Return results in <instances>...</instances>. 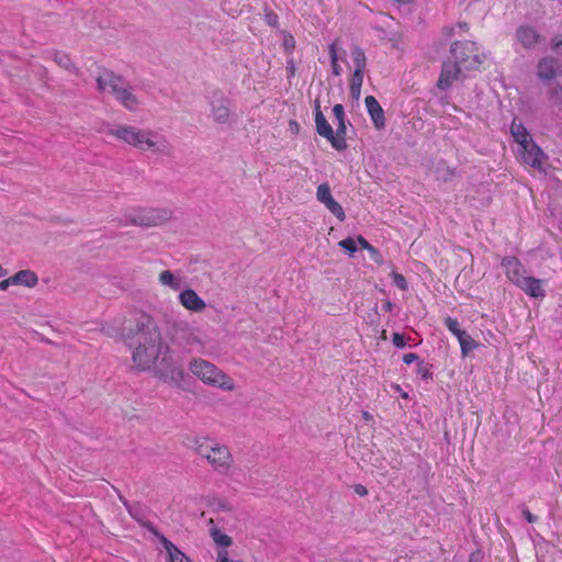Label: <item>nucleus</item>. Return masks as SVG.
Returning a JSON list of instances; mask_svg holds the SVG:
<instances>
[{
    "instance_id": "1",
    "label": "nucleus",
    "mask_w": 562,
    "mask_h": 562,
    "mask_svg": "<svg viewBox=\"0 0 562 562\" xmlns=\"http://www.w3.org/2000/svg\"><path fill=\"white\" fill-rule=\"evenodd\" d=\"M165 333L169 344L164 341L155 318L135 311L124 317L117 335L133 347L132 361L136 369L146 371L155 367L157 374L165 381L179 385L184 378L180 352H192L203 347L198 330L184 321L167 318Z\"/></svg>"
},
{
    "instance_id": "2",
    "label": "nucleus",
    "mask_w": 562,
    "mask_h": 562,
    "mask_svg": "<svg viewBox=\"0 0 562 562\" xmlns=\"http://www.w3.org/2000/svg\"><path fill=\"white\" fill-rule=\"evenodd\" d=\"M109 134L125 144L156 156L170 157L175 148L171 142L158 132L134 125H117Z\"/></svg>"
},
{
    "instance_id": "3",
    "label": "nucleus",
    "mask_w": 562,
    "mask_h": 562,
    "mask_svg": "<svg viewBox=\"0 0 562 562\" xmlns=\"http://www.w3.org/2000/svg\"><path fill=\"white\" fill-rule=\"evenodd\" d=\"M192 443L195 454L205 460L215 472L227 474L233 469L234 457L226 445L207 437L194 438Z\"/></svg>"
},
{
    "instance_id": "4",
    "label": "nucleus",
    "mask_w": 562,
    "mask_h": 562,
    "mask_svg": "<svg viewBox=\"0 0 562 562\" xmlns=\"http://www.w3.org/2000/svg\"><path fill=\"white\" fill-rule=\"evenodd\" d=\"M95 80L100 92L111 93L128 111L137 109L139 101L133 93L131 85L122 76L104 70Z\"/></svg>"
},
{
    "instance_id": "5",
    "label": "nucleus",
    "mask_w": 562,
    "mask_h": 562,
    "mask_svg": "<svg viewBox=\"0 0 562 562\" xmlns=\"http://www.w3.org/2000/svg\"><path fill=\"white\" fill-rule=\"evenodd\" d=\"M189 369L194 376L207 385L229 392L235 390L233 379L215 364L204 359L195 358L191 360Z\"/></svg>"
},
{
    "instance_id": "6",
    "label": "nucleus",
    "mask_w": 562,
    "mask_h": 562,
    "mask_svg": "<svg viewBox=\"0 0 562 562\" xmlns=\"http://www.w3.org/2000/svg\"><path fill=\"white\" fill-rule=\"evenodd\" d=\"M173 217L172 210L168 207H143L125 216V223L144 228L157 227L167 224Z\"/></svg>"
},
{
    "instance_id": "7",
    "label": "nucleus",
    "mask_w": 562,
    "mask_h": 562,
    "mask_svg": "<svg viewBox=\"0 0 562 562\" xmlns=\"http://www.w3.org/2000/svg\"><path fill=\"white\" fill-rule=\"evenodd\" d=\"M477 45L475 42H454L451 45L450 53L453 61L460 65L465 71L476 69L485 58L484 55L477 54Z\"/></svg>"
},
{
    "instance_id": "8",
    "label": "nucleus",
    "mask_w": 562,
    "mask_h": 562,
    "mask_svg": "<svg viewBox=\"0 0 562 562\" xmlns=\"http://www.w3.org/2000/svg\"><path fill=\"white\" fill-rule=\"evenodd\" d=\"M207 506L212 514V517L209 519L210 526L221 525L223 528H227L235 524V512L227 499L214 497L207 502Z\"/></svg>"
},
{
    "instance_id": "9",
    "label": "nucleus",
    "mask_w": 562,
    "mask_h": 562,
    "mask_svg": "<svg viewBox=\"0 0 562 562\" xmlns=\"http://www.w3.org/2000/svg\"><path fill=\"white\" fill-rule=\"evenodd\" d=\"M211 116L217 124L224 125L231 122V100L221 90H214L210 100Z\"/></svg>"
},
{
    "instance_id": "10",
    "label": "nucleus",
    "mask_w": 562,
    "mask_h": 562,
    "mask_svg": "<svg viewBox=\"0 0 562 562\" xmlns=\"http://www.w3.org/2000/svg\"><path fill=\"white\" fill-rule=\"evenodd\" d=\"M517 153L525 164L539 171H544L542 167V158L544 157V154L533 140L527 145L518 147Z\"/></svg>"
},
{
    "instance_id": "11",
    "label": "nucleus",
    "mask_w": 562,
    "mask_h": 562,
    "mask_svg": "<svg viewBox=\"0 0 562 562\" xmlns=\"http://www.w3.org/2000/svg\"><path fill=\"white\" fill-rule=\"evenodd\" d=\"M316 199L323 203L339 221H344L346 215L341 205L333 198L328 183H322L317 187Z\"/></svg>"
},
{
    "instance_id": "12",
    "label": "nucleus",
    "mask_w": 562,
    "mask_h": 562,
    "mask_svg": "<svg viewBox=\"0 0 562 562\" xmlns=\"http://www.w3.org/2000/svg\"><path fill=\"white\" fill-rule=\"evenodd\" d=\"M516 38L526 49L536 47V45L542 41V36L539 32L530 25H520L516 30Z\"/></svg>"
},
{
    "instance_id": "13",
    "label": "nucleus",
    "mask_w": 562,
    "mask_h": 562,
    "mask_svg": "<svg viewBox=\"0 0 562 562\" xmlns=\"http://www.w3.org/2000/svg\"><path fill=\"white\" fill-rule=\"evenodd\" d=\"M463 70L464 69L454 61L443 63L437 87L441 90L448 89Z\"/></svg>"
},
{
    "instance_id": "14",
    "label": "nucleus",
    "mask_w": 562,
    "mask_h": 562,
    "mask_svg": "<svg viewBox=\"0 0 562 562\" xmlns=\"http://www.w3.org/2000/svg\"><path fill=\"white\" fill-rule=\"evenodd\" d=\"M502 266L505 268L508 279L518 285L524 282L526 276H524V267L515 257H506L502 261Z\"/></svg>"
},
{
    "instance_id": "15",
    "label": "nucleus",
    "mask_w": 562,
    "mask_h": 562,
    "mask_svg": "<svg viewBox=\"0 0 562 562\" xmlns=\"http://www.w3.org/2000/svg\"><path fill=\"white\" fill-rule=\"evenodd\" d=\"M364 103L369 115L375 126L376 130H382L385 126V116L384 111L380 103L373 95H367L364 99Z\"/></svg>"
},
{
    "instance_id": "16",
    "label": "nucleus",
    "mask_w": 562,
    "mask_h": 562,
    "mask_svg": "<svg viewBox=\"0 0 562 562\" xmlns=\"http://www.w3.org/2000/svg\"><path fill=\"white\" fill-rule=\"evenodd\" d=\"M179 301L183 307L192 312H202L206 306L205 302L191 289L181 291Z\"/></svg>"
},
{
    "instance_id": "17",
    "label": "nucleus",
    "mask_w": 562,
    "mask_h": 562,
    "mask_svg": "<svg viewBox=\"0 0 562 562\" xmlns=\"http://www.w3.org/2000/svg\"><path fill=\"white\" fill-rule=\"evenodd\" d=\"M561 72V65L554 58L544 57L538 64V76L543 80H551Z\"/></svg>"
},
{
    "instance_id": "18",
    "label": "nucleus",
    "mask_w": 562,
    "mask_h": 562,
    "mask_svg": "<svg viewBox=\"0 0 562 562\" xmlns=\"http://www.w3.org/2000/svg\"><path fill=\"white\" fill-rule=\"evenodd\" d=\"M11 282H13V285H23L32 289L37 285L38 277L36 272L30 269L19 270L11 276Z\"/></svg>"
},
{
    "instance_id": "19",
    "label": "nucleus",
    "mask_w": 562,
    "mask_h": 562,
    "mask_svg": "<svg viewBox=\"0 0 562 562\" xmlns=\"http://www.w3.org/2000/svg\"><path fill=\"white\" fill-rule=\"evenodd\" d=\"M315 124H316L317 133L321 136L325 137L328 142H330V138H333V128H331L330 124L327 122L323 112L321 111V105H319L318 100H316V102H315Z\"/></svg>"
},
{
    "instance_id": "20",
    "label": "nucleus",
    "mask_w": 562,
    "mask_h": 562,
    "mask_svg": "<svg viewBox=\"0 0 562 562\" xmlns=\"http://www.w3.org/2000/svg\"><path fill=\"white\" fill-rule=\"evenodd\" d=\"M517 286L524 290L528 295L532 297H543L544 291L541 285V280L533 277H526L524 282H520Z\"/></svg>"
},
{
    "instance_id": "21",
    "label": "nucleus",
    "mask_w": 562,
    "mask_h": 562,
    "mask_svg": "<svg viewBox=\"0 0 562 562\" xmlns=\"http://www.w3.org/2000/svg\"><path fill=\"white\" fill-rule=\"evenodd\" d=\"M510 133L515 142L518 144V147L532 142V138L530 137L527 128L522 125V123H517L515 120L510 125Z\"/></svg>"
},
{
    "instance_id": "22",
    "label": "nucleus",
    "mask_w": 562,
    "mask_h": 562,
    "mask_svg": "<svg viewBox=\"0 0 562 562\" xmlns=\"http://www.w3.org/2000/svg\"><path fill=\"white\" fill-rule=\"evenodd\" d=\"M50 57L60 68L78 74L76 64L67 53L55 49L50 53Z\"/></svg>"
},
{
    "instance_id": "23",
    "label": "nucleus",
    "mask_w": 562,
    "mask_h": 562,
    "mask_svg": "<svg viewBox=\"0 0 562 562\" xmlns=\"http://www.w3.org/2000/svg\"><path fill=\"white\" fill-rule=\"evenodd\" d=\"M346 130H347V127L345 125V121H340V122H338L336 132L335 133L333 132V138H330L329 143L337 150H344L347 148V143L345 139Z\"/></svg>"
},
{
    "instance_id": "24",
    "label": "nucleus",
    "mask_w": 562,
    "mask_h": 562,
    "mask_svg": "<svg viewBox=\"0 0 562 562\" xmlns=\"http://www.w3.org/2000/svg\"><path fill=\"white\" fill-rule=\"evenodd\" d=\"M159 282L165 285L169 286L170 289L178 291L181 289L182 282L181 279L176 277L172 271L170 270H164L159 273Z\"/></svg>"
},
{
    "instance_id": "25",
    "label": "nucleus",
    "mask_w": 562,
    "mask_h": 562,
    "mask_svg": "<svg viewBox=\"0 0 562 562\" xmlns=\"http://www.w3.org/2000/svg\"><path fill=\"white\" fill-rule=\"evenodd\" d=\"M148 529L154 533V536L161 542L162 547L168 553V560L173 558V555H177L181 552L170 540H168L162 533H160L156 528L153 526L148 527Z\"/></svg>"
},
{
    "instance_id": "26",
    "label": "nucleus",
    "mask_w": 562,
    "mask_h": 562,
    "mask_svg": "<svg viewBox=\"0 0 562 562\" xmlns=\"http://www.w3.org/2000/svg\"><path fill=\"white\" fill-rule=\"evenodd\" d=\"M210 536L212 537L213 541L220 547L227 548L233 543L232 538L228 535L221 532L218 526H211Z\"/></svg>"
},
{
    "instance_id": "27",
    "label": "nucleus",
    "mask_w": 562,
    "mask_h": 562,
    "mask_svg": "<svg viewBox=\"0 0 562 562\" xmlns=\"http://www.w3.org/2000/svg\"><path fill=\"white\" fill-rule=\"evenodd\" d=\"M357 241L361 246V248L368 250L372 257V259L378 263L382 265L384 262L382 255L380 251L373 247L371 244H369L361 235L357 237Z\"/></svg>"
},
{
    "instance_id": "28",
    "label": "nucleus",
    "mask_w": 562,
    "mask_h": 562,
    "mask_svg": "<svg viewBox=\"0 0 562 562\" xmlns=\"http://www.w3.org/2000/svg\"><path fill=\"white\" fill-rule=\"evenodd\" d=\"M462 356H467L470 351L477 347L475 340L467 333L460 340Z\"/></svg>"
},
{
    "instance_id": "29",
    "label": "nucleus",
    "mask_w": 562,
    "mask_h": 562,
    "mask_svg": "<svg viewBox=\"0 0 562 562\" xmlns=\"http://www.w3.org/2000/svg\"><path fill=\"white\" fill-rule=\"evenodd\" d=\"M352 58L353 63L356 65V68L358 69H364L366 68V56L364 52L360 47H355L352 50Z\"/></svg>"
},
{
    "instance_id": "30",
    "label": "nucleus",
    "mask_w": 562,
    "mask_h": 562,
    "mask_svg": "<svg viewBox=\"0 0 562 562\" xmlns=\"http://www.w3.org/2000/svg\"><path fill=\"white\" fill-rule=\"evenodd\" d=\"M338 246L353 255L357 251L356 240L351 237L345 238L338 243Z\"/></svg>"
},
{
    "instance_id": "31",
    "label": "nucleus",
    "mask_w": 562,
    "mask_h": 562,
    "mask_svg": "<svg viewBox=\"0 0 562 562\" xmlns=\"http://www.w3.org/2000/svg\"><path fill=\"white\" fill-rule=\"evenodd\" d=\"M551 99L557 105H562V87H553L550 92Z\"/></svg>"
},
{
    "instance_id": "32",
    "label": "nucleus",
    "mask_w": 562,
    "mask_h": 562,
    "mask_svg": "<svg viewBox=\"0 0 562 562\" xmlns=\"http://www.w3.org/2000/svg\"><path fill=\"white\" fill-rule=\"evenodd\" d=\"M391 276L398 289H401V290L407 289V282L405 280L404 276H402L401 273H397L395 271H393Z\"/></svg>"
},
{
    "instance_id": "33",
    "label": "nucleus",
    "mask_w": 562,
    "mask_h": 562,
    "mask_svg": "<svg viewBox=\"0 0 562 562\" xmlns=\"http://www.w3.org/2000/svg\"><path fill=\"white\" fill-rule=\"evenodd\" d=\"M283 47L288 53H291L295 47V40L291 34H284Z\"/></svg>"
},
{
    "instance_id": "34",
    "label": "nucleus",
    "mask_w": 562,
    "mask_h": 562,
    "mask_svg": "<svg viewBox=\"0 0 562 562\" xmlns=\"http://www.w3.org/2000/svg\"><path fill=\"white\" fill-rule=\"evenodd\" d=\"M364 69L356 68L352 75L351 85L362 86Z\"/></svg>"
},
{
    "instance_id": "35",
    "label": "nucleus",
    "mask_w": 562,
    "mask_h": 562,
    "mask_svg": "<svg viewBox=\"0 0 562 562\" xmlns=\"http://www.w3.org/2000/svg\"><path fill=\"white\" fill-rule=\"evenodd\" d=\"M265 19L270 26L276 27L278 25V15L274 12L266 10Z\"/></svg>"
},
{
    "instance_id": "36",
    "label": "nucleus",
    "mask_w": 562,
    "mask_h": 562,
    "mask_svg": "<svg viewBox=\"0 0 562 562\" xmlns=\"http://www.w3.org/2000/svg\"><path fill=\"white\" fill-rule=\"evenodd\" d=\"M392 341L397 348H403L406 345L405 337L398 333L393 334Z\"/></svg>"
},
{
    "instance_id": "37",
    "label": "nucleus",
    "mask_w": 562,
    "mask_h": 562,
    "mask_svg": "<svg viewBox=\"0 0 562 562\" xmlns=\"http://www.w3.org/2000/svg\"><path fill=\"white\" fill-rule=\"evenodd\" d=\"M333 112L338 122L345 121V111L341 104H336L333 109Z\"/></svg>"
},
{
    "instance_id": "38",
    "label": "nucleus",
    "mask_w": 562,
    "mask_h": 562,
    "mask_svg": "<svg viewBox=\"0 0 562 562\" xmlns=\"http://www.w3.org/2000/svg\"><path fill=\"white\" fill-rule=\"evenodd\" d=\"M445 324L451 333H456V330L460 328L458 321L451 317H447Z\"/></svg>"
},
{
    "instance_id": "39",
    "label": "nucleus",
    "mask_w": 562,
    "mask_h": 562,
    "mask_svg": "<svg viewBox=\"0 0 562 562\" xmlns=\"http://www.w3.org/2000/svg\"><path fill=\"white\" fill-rule=\"evenodd\" d=\"M169 562H192L182 551L177 555H173Z\"/></svg>"
},
{
    "instance_id": "40",
    "label": "nucleus",
    "mask_w": 562,
    "mask_h": 562,
    "mask_svg": "<svg viewBox=\"0 0 562 562\" xmlns=\"http://www.w3.org/2000/svg\"><path fill=\"white\" fill-rule=\"evenodd\" d=\"M329 54H330L331 64L337 63L338 55H337V47H336L335 42L329 45Z\"/></svg>"
},
{
    "instance_id": "41",
    "label": "nucleus",
    "mask_w": 562,
    "mask_h": 562,
    "mask_svg": "<svg viewBox=\"0 0 562 562\" xmlns=\"http://www.w3.org/2000/svg\"><path fill=\"white\" fill-rule=\"evenodd\" d=\"M361 93V86L350 85V94L353 99L358 100Z\"/></svg>"
},
{
    "instance_id": "42",
    "label": "nucleus",
    "mask_w": 562,
    "mask_h": 562,
    "mask_svg": "<svg viewBox=\"0 0 562 562\" xmlns=\"http://www.w3.org/2000/svg\"><path fill=\"white\" fill-rule=\"evenodd\" d=\"M418 359V356L416 353H406L404 355L403 357V361L406 363V364H411L413 363L414 361H416Z\"/></svg>"
},
{
    "instance_id": "43",
    "label": "nucleus",
    "mask_w": 562,
    "mask_h": 562,
    "mask_svg": "<svg viewBox=\"0 0 562 562\" xmlns=\"http://www.w3.org/2000/svg\"><path fill=\"white\" fill-rule=\"evenodd\" d=\"M553 48L559 53L562 54V36L557 37L553 41Z\"/></svg>"
},
{
    "instance_id": "44",
    "label": "nucleus",
    "mask_w": 562,
    "mask_h": 562,
    "mask_svg": "<svg viewBox=\"0 0 562 562\" xmlns=\"http://www.w3.org/2000/svg\"><path fill=\"white\" fill-rule=\"evenodd\" d=\"M289 127H290V131L293 133V134H299L300 132V125L296 121L294 120H291L289 122Z\"/></svg>"
},
{
    "instance_id": "45",
    "label": "nucleus",
    "mask_w": 562,
    "mask_h": 562,
    "mask_svg": "<svg viewBox=\"0 0 562 562\" xmlns=\"http://www.w3.org/2000/svg\"><path fill=\"white\" fill-rule=\"evenodd\" d=\"M355 492L360 496H366L368 494L367 487L361 484H357L355 486Z\"/></svg>"
},
{
    "instance_id": "46",
    "label": "nucleus",
    "mask_w": 562,
    "mask_h": 562,
    "mask_svg": "<svg viewBox=\"0 0 562 562\" xmlns=\"http://www.w3.org/2000/svg\"><path fill=\"white\" fill-rule=\"evenodd\" d=\"M10 285H13V282H11V277L0 281L1 291H7Z\"/></svg>"
},
{
    "instance_id": "47",
    "label": "nucleus",
    "mask_w": 562,
    "mask_h": 562,
    "mask_svg": "<svg viewBox=\"0 0 562 562\" xmlns=\"http://www.w3.org/2000/svg\"><path fill=\"white\" fill-rule=\"evenodd\" d=\"M524 517L527 519L528 522L532 524L537 520V517L532 515L528 509H525L522 512Z\"/></svg>"
},
{
    "instance_id": "48",
    "label": "nucleus",
    "mask_w": 562,
    "mask_h": 562,
    "mask_svg": "<svg viewBox=\"0 0 562 562\" xmlns=\"http://www.w3.org/2000/svg\"><path fill=\"white\" fill-rule=\"evenodd\" d=\"M286 70L289 71V76L292 77L295 74V65L293 60L288 61Z\"/></svg>"
},
{
    "instance_id": "49",
    "label": "nucleus",
    "mask_w": 562,
    "mask_h": 562,
    "mask_svg": "<svg viewBox=\"0 0 562 562\" xmlns=\"http://www.w3.org/2000/svg\"><path fill=\"white\" fill-rule=\"evenodd\" d=\"M331 68H333V74L335 76H339L340 75L341 68H340V66L337 63L331 64Z\"/></svg>"
},
{
    "instance_id": "50",
    "label": "nucleus",
    "mask_w": 562,
    "mask_h": 562,
    "mask_svg": "<svg viewBox=\"0 0 562 562\" xmlns=\"http://www.w3.org/2000/svg\"><path fill=\"white\" fill-rule=\"evenodd\" d=\"M452 334L458 338V340H460L464 335H467V331H464V330H462V329L458 328V329L456 330V333H452Z\"/></svg>"
},
{
    "instance_id": "51",
    "label": "nucleus",
    "mask_w": 562,
    "mask_h": 562,
    "mask_svg": "<svg viewBox=\"0 0 562 562\" xmlns=\"http://www.w3.org/2000/svg\"><path fill=\"white\" fill-rule=\"evenodd\" d=\"M452 334L458 338V340H460L464 335H467V331H464V330H462V329L458 328V329L456 330V333H452Z\"/></svg>"
},
{
    "instance_id": "52",
    "label": "nucleus",
    "mask_w": 562,
    "mask_h": 562,
    "mask_svg": "<svg viewBox=\"0 0 562 562\" xmlns=\"http://www.w3.org/2000/svg\"><path fill=\"white\" fill-rule=\"evenodd\" d=\"M119 498L120 501L123 503V505L126 507V509L128 510V513L131 514V505L128 504V502L124 498V496L122 495H119Z\"/></svg>"
},
{
    "instance_id": "53",
    "label": "nucleus",
    "mask_w": 562,
    "mask_h": 562,
    "mask_svg": "<svg viewBox=\"0 0 562 562\" xmlns=\"http://www.w3.org/2000/svg\"><path fill=\"white\" fill-rule=\"evenodd\" d=\"M383 308L387 312L392 311L393 308V303L391 301H386L383 305Z\"/></svg>"
},
{
    "instance_id": "54",
    "label": "nucleus",
    "mask_w": 562,
    "mask_h": 562,
    "mask_svg": "<svg viewBox=\"0 0 562 562\" xmlns=\"http://www.w3.org/2000/svg\"><path fill=\"white\" fill-rule=\"evenodd\" d=\"M8 274V270L4 269L1 265H0V278L2 277H5Z\"/></svg>"
},
{
    "instance_id": "55",
    "label": "nucleus",
    "mask_w": 562,
    "mask_h": 562,
    "mask_svg": "<svg viewBox=\"0 0 562 562\" xmlns=\"http://www.w3.org/2000/svg\"><path fill=\"white\" fill-rule=\"evenodd\" d=\"M459 26L463 30H468L469 29V25L467 22H462V23H459Z\"/></svg>"
},
{
    "instance_id": "56",
    "label": "nucleus",
    "mask_w": 562,
    "mask_h": 562,
    "mask_svg": "<svg viewBox=\"0 0 562 562\" xmlns=\"http://www.w3.org/2000/svg\"><path fill=\"white\" fill-rule=\"evenodd\" d=\"M363 418L369 420L371 418V416L368 412H363Z\"/></svg>"
},
{
    "instance_id": "57",
    "label": "nucleus",
    "mask_w": 562,
    "mask_h": 562,
    "mask_svg": "<svg viewBox=\"0 0 562 562\" xmlns=\"http://www.w3.org/2000/svg\"><path fill=\"white\" fill-rule=\"evenodd\" d=\"M419 372L423 374L424 378H426L428 375V372L427 371H422L419 370Z\"/></svg>"
},
{
    "instance_id": "58",
    "label": "nucleus",
    "mask_w": 562,
    "mask_h": 562,
    "mask_svg": "<svg viewBox=\"0 0 562 562\" xmlns=\"http://www.w3.org/2000/svg\"><path fill=\"white\" fill-rule=\"evenodd\" d=\"M470 562H477L474 560V557L472 555L471 559H470Z\"/></svg>"
}]
</instances>
